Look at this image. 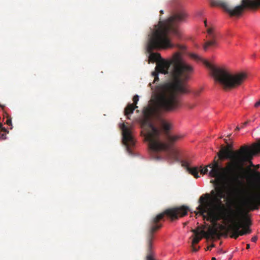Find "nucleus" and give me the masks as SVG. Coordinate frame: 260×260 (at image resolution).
<instances>
[{"label": "nucleus", "mask_w": 260, "mask_h": 260, "mask_svg": "<svg viewBox=\"0 0 260 260\" xmlns=\"http://www.w3.org/2000/svg\"><path fill=\"white\" fill-rule=\"evenodd\" d=\"M186 18V12L183 10H179L168 19L160 20L148 35L146 47L147 51L149 53V59L153 62H156V72L152 73L154 78V82L158 80V73L168 74L169 69L172 65L170 73L173 82L164 85H170L172 88L178 89L182 93L190 92L186 82L193 72V67L183 59L181 54L179 52L174 53L171 59L165 60L161 58L160 53H153L152 51L154 49H166L174 47V45L171 42L169 35L178 37L179 34L177 25L185 21Z\"/></svg>", "instance_id": "nucleus-1"}, {"label": "nucleus", "mask_w": 260, "mask_h": 260, "mask_svg": "<svg viewBox=\"0 0 260 260\" xmlns=\"http://www.w3.org/2000/svg\"><path fill=\"white\" fill-rule=\"evenodd\" d=\"M232 144H227L226 146H221V149L217 155L219 159H229L225 167L220 166L215 158L213 163L208 166L211 168L209 175L217 179L228 178L231 181V191L237 192L243 182L241 179L243 178L244 165L249 162L253 166L251 160L253 156L260 155V140L252 143L251 145H243L237 150H233Z\"/></svg>", "instance_id": "nucleus-2"}, {"label": "nucleus", "mask_w": 260, "mask_h": 260, "mask_svg": "<svg viewBox=\"0 0 260 260\" xmlns=\"http://www.w3.org/2000/svg\"><path fill=\"white\" fill-rule=\"evenodd\" d=\"M215 184V188L210 193H206L202 195L199 199V205L195 211L196 215H200L205 217L207 214L213 221H217L221 219L231 222L226 226L221 225V230H225L231 234V238L237 239L239 236L251 233V230H240L241 225L235 220H233L226 213L225 205L222 202L224 198V189L223 185L216 180L211 181Z\"/></svg>", "instance_id": "nucleus-3"}, {"label": "nucleus", "mask_w": 260, "mask_h": 260, "mask_svg": "<svg viewBox=\"0 0 260 260\" xmlns=\"http://www.w3.org/2000/svg\"><path fill=\"white\" fill-rule=\"evenodd\" d=\"M177 94H183L178 89L172 88L170 85H164L162 90L157 100L155 107H147L143 111L144 118L142 121V127L145 131L144 134L145 139L149 142L150 145L154 149L158 150L165 146L157 141L160 135V131L154 126L151 119H159L162 111H171L180 106V102L177 98Z\"/></svg>", "instance_id": "nucleus-4"}, {"label": "nucleus", "mask_w": 260, "mask_h": 260, "mask_svg": "<svg viewBox=\"0 0 260 260\" xmlns=\"http://www.w3.org/2000/svg\"><path fill=\"white\" fill-rule=\"evenodd\" d=\"M188 210V207L185 206L169 208L150 219L145 238L146 260H156L154 258L153 251L154 234L162 227L161 221L164 220L165 216H167L171 220H174L178 219L179 216L182 217L186 215Z\"/></svg>", "instance_id": "nucleus-5"}, {"label": "nucleus", "mask_w": 260, "mask_h": 260, "mask_svg": "<svg viewBox=\"0 0 260 260\" xmlns=\"http://www.w3.org/2000/svg\"><path fill=\"white\" fill-rule=\"evenodd\" d=\"M190 56L196 60L203 62L212 71L215 81L224 89H231L240 86L246 78V75L244 73L232 74L226 69L214 67L209 61L203 59L197 54H191Z\"/></svg>", "instance_id": "nucleus-6"}, {"label": "nucleus", "mask_w": 260, "mask_h": 260, "mask_svg": "<svg viewBox=\"0 0 260 260\" xmlns=\"http://www.w3.org/2000/svg\"><path fill=\"white\" fill-rule=\"evenodd\" d=\"M212 6H219L223 8L231 16H239L245 9H256L260 7V0H242L241 5L231 8L223 0H212Z\"/></svg>", "instance_id": "nucleus-7"}, {"label": "nucleus", "mask_w": 260, "mask_h": 260, "mask_svg": "<svg viewBox=\"0 0 260 260\" xmlns=\"http://www.w3.org/2000/svg\"><path fill=\"white\" fill-rule=\"evenodd\" d=\"M254 177L260 181V173L254 172ZM243 205L249 211L258 210L260 206V183L256 186L255 191L252 196L244 200Z\"/></svg>", "instance_id": "nucleus-8"}, {"label": "nucleus", "mask_w": 260, "mask_h": 260, "mask_svg": "<svg viewBox=\"0 0 260 260\" xmlns=\"http://www.w3.org/2000/svg\"><path fill=\"white\" fill-rule=\"evenodd\" d=\"M159 137L160 136L158 137V138L157 139V141L159 142V143L165 145V146L163 147V148L161 149L158 150H155L153 149L150 145L149 142H148V145L151 151V155L152 157L156 160L160 159V157L158 155L157 153L162 150H165L166 151V158L168 160V161L171 162H173L174 161H178L179 160V159L177 152L174 150L170 149V146L169 144L161 142L160 140Z\"/></svg>", "instance_id": "nucleus-9"}, {"label": "nucleus", "mask_w": 260, "mask_h": 260, "mask_svg": "<svg viewBox=\"0 0 260 260\" xmlns=\"http://www.w3.org/2000/svg\"><path fill=\"white\" fill-rule=\"evenodd\" d=\"M120 128L122 131V141L126 147L127 151L129 154H132V147L134 146L135 141L131 134V132L124 123L121 124Z\"/></svg>", "instance_id": "nucleus-10"}, {"label": "nucleus", "mask_w": 260, "mask_h": 260, "mask_svg": "<svg viewBox=\"0 0 260 260\" xmlns=\"http://www.w3.org/2000/svg\"><path fill=\"white\" fill-rule=\"evenodd\" d=\"M208 40L205 42L203 46L205 51H207L209 48L215 47L218 45L217 35L216 34L212 28L207 30Z\"/></svg>", "instance_id": "nucleus-11"}, {"label": "nucleus", "mask_w": 260, "mask_h": 260, "mask_svg": "<svg viewBox=\"0 0 260 260\" xmlns=\"http://www.w3.org/2000/svg\"><path fill=\"white\" fill-rule=\"evenodd\" d=\"M133 101L134 103L128 104L124 109V115L127 116L128 119H129L128 116L133 113L135 109L138 108L136 105L139 101V96L138 95H135L133 97Z\"/></svg>", "instance_id": "nucleus-12"}, {"label": "nucleus", "mask_w": 260, "mask_h": 260, "mask_svg": "<svg viewBox=\"0 0 260 260\" xmlns=\"http://www.w3.org/2000/svg\"><path fill=\"white\" fill-rule=\"evenodd\" d=\"M182 166L184 167L187 171L196 178H198L199 170L197 167L190 168L189 163L186 160H182L181 161Z\"/></svg>", "instance_id": "nucleus-13"}, {"label": "nucleus", "mask_w": 260, "mask_h": 260, "mask_svg": "<svg viewBox=\"0 0 260 260\" xmlns=\"http://www.w3.org/2000/svg\"><path fill=\"white\" fill-rule=\"evenodd\" d=\"M243 222L240 221H236L239 224L241 225V228L242 230H245V229L251 230L249 228V226L251 225L252 223L250 219V218L246 216H244L243 217Z\"/></svg>", "instance_id": "nucleus-14"}, {"label": "nucleus", "mask_w": 260, "mask_h": 260, "mask_svg": "<svg viewBox=\"0 0 260 260\" xmlns=\"http://www.w3.org/2000/svg\"><path fill=\"white\" fill-rule=\"evenodd\" d=\"M206 233H207V236L205 237L206 238H214L217 235L218 231L215 228L210 227Z\"/></svg>", "instance_id": "nucleus-15"}, {"label": "nucleus", "mask_w": 260, "mask_h": 260, "mask_svg": "<svg viewBox=\"0 0 260 260\" xmlns=\"http://www.w3.org/2000/svg\"><path fill=\"white\" fill-rule=\"evenodd\" d=\"M191 231L194 234V235H202L204 237L207 236V233L203 230L200 226H198L196 229H192Z\"/></svg>", "instance_id": "nucleus-16"}, {"label": "nucleus", "mask_w": 260, "mask_h": 260, "mask_svg": "<svg viewBox=\"0 0 260 260\" xmlns=\"http://www.w3.org/2000/svg\"><path fill=\"white\" fill-rule=\"evenodd\" d=\"M0 131L3 132V134L0 135V139L5 140L6 139V133H8L7 129L3 127V124L0 123Z\"/></svg>", "instance_id": "nucleus-17"}, {"label": "nucleus", "mask_w": 260, "mask_h": 260, "mask_svg": "<svg viewBox=\"0 0 260 260\" xmlns=\"http://www.w3.org/2000/svg\"><path fill=\"white\" fill-rule=\"evenodd\" d=\"M194 237L192 240L191 244L192 245H194L198 244L203 238L204 237L202 235H194Z\"/></svg>", "instance_id": "nucleus-18"}, {"label": "nucleus", "mask_w": 260, "mask_h": 260, "mask_svg": "<svg viewBox=\"0 0 260 260\" xmlns=\"http://www.w3.org/2000/svg\"><path fill=\"white\" fill-rule=\"evenodd\" d=\"M180 137H181L179 136H171L169 135H167V139L168 141L171 143L176 141L179 139H180Z\"/></svg>", "instance_id": "nucleus-19"}, {"label": "nucleus", "mask_w": 260, "mask_h": 260, "mask_svg": "<svg viewBox=\"0 0 260 260\" xmlns=\"http://www.w3.org/2000/svg\"><path fill=\"white\" fill-rule=\"evenodd\" d=\"M161 125L164 130L168 131L170 130L171 127L170 124L166 122L164 120H161Z\"/></svg>", "instance_id": "nucleus-20"}, {"label": "nucleus", "mask_w": 260, "mask_h": 260, "mask_svg": "<svg viewBox=\"0 0 260 260\" xmlns=\"http://www.w3.org/2000/svg\"><path fill=\"white\" fill-rule=\"evenodd\" d=\"M199 171L201 172V174H205L208 172V170L207 168H205L203 169L201 168V170H199Z\"/></svg>", "instance_id": "nucleus-21"}, {"label": "nucleus", "mask_w": 260, "mask_h": 260, "mask_svg": "<svg viewBox=\"0 0 260 260\" xmlns=\"http://www.w3.org/2000/svg\"><path fill=\"white\" fill-rule=\"evenodd\" d=\"M201 92V90H197L194 91L193 94L196 96H198L200 95V93Z\"/></svg>", "instance_id": "nucleus-22"}, {"label": "nucleus", "mask_w": 260, "mask_h": 260, "mask_svg": "<svg viewBox=\"0 0 260 260\" xmlns=\"http://www.w3.org/2000/svg\"><path fill=\"white\" fill-rule=\"evenodd\" d=\"M215 247V245L214 244H212V245L208 246L206 248V250H211L213 247Z\"/></svg>", "instance_id": "nucleus-23"}, {"label": "nucleus", "mask_w": 260, "mask_h": 260, "mask_svg": "<svg viewBox=\"0 0 260 260\" xmlns=\"http://www.w3.org/2000/svg\"><path fill=\"white\" fill-rule=\"evenodd\" d=\"M194 245H192L191 244V247H192V250L194 252H196L198 250V249H199V247L197 248H196L195 246H193Z\"/></svg>", "instance_id": "nucleus-24"}, {"label": "nucleus", "mask_w": 260, "mask_h": 260, "mask_svg": "<svg viewBox=\"0 0 260 260\" xmlns=\"http://www.w3.org/2000/svg\"><path fill=\"white\" fill-rule=\"evenodd\" d=\"M254 106L255 108H258L260 106V100L255 103Z\"/></svg>", "instance_id": "nucleus-25"}, {"label": "nucleus", "mask_w": 260, "mask_h": 260, "mask_svg": "<svg viewBox=\"0 0 260 260\" xmlns=\"http://www.w3.org/2000/svg\"><path fill=\"white\" fill-rule=\"evenodd\" d=\"M6 123H7L8 125H12V121H11V119H7V120H6Z\"/></svg>", "instance_id": "nucleus-26"}, {"label": "nucleus", "mask_w": 260, "mask_h": 260, "mask_svg": "<svg viewBox=\"0 0 260 260\" xmlns=\"http://www.w3.org/2000/svg\"><path fill=\"white\" fill-rule=\"evenodd\" d=\"M257 238L256 236L253 237L251 239V241L253 242H255L257 241Z\"/></svg>", "instance_id": "nucleus-27"}, {"label": "nucleus", "mask_w": 260, "mask_h": 260, "mask_svg": "<svg viewBox=\"0 0 260 260\" xmlns=\"http://www.w3.org/2000/svg\"><path fill=\"white\" fill-rule=\"evenodd\" d=\"M177 47L179 49L182 50H184L185 48L184 46H181V45H177Z\"/></svg>", "instance_id": "nucleus-28"}, {"label": "nucleus", "mask_w": 260, "mask_h": 260, "mask_svg": "<svg viewBox=\"0 0 260 260\" xmlns=\"http://www.w3.org/2000/svg\"><path fill=\"white\" fill-rule=\"evenodd\" d=\"M248 122V121H246V122H245L243 123L242 124L241 127H242V128H243V127H244L246 126V125L247 124Z\"/></svg>", "instance_id": "nucleus-29"}, {"label": "nucleus", "mask_w": 260, "mask_h": 260, "mask_svg": "<svg viewBox=\"0 0 260 260\" xmlns=\"http://www.w3.org/2000/svg\"><path fill=\"white\" fill-rule=\"evenodd\" d=\"M250 248V244H247V245H246V249H249Z\"/></svg>", "instance_id": "nucleus-30"}, {"label": "nucleus", "mask_w": 260, "mask_h": 260, "mask_svg": "<svg viewBox=\"0 0 260 260\" xmlns=\"http://www.w3.org/2000/svg\"><path fill=\"white\" fill-rule=\"evenodd\" d=\"M239 130H240V127L239 126H237L235 129V131H239Z\"/></svg>", "instance_id": "nucleus-31"}, {"label": "nucleus", "mask_w": 260, "mask_h": 260, "mask_svg": "<svg viewBox=\"0 0 260 260\" xmlns=\"http://www.w3.org/2000/svg\"><path fill=\"white\" fill-rule=\"evenodd\" d=\"M204 23H205V26L207 27V20H205V21H204Z\"/></svg>", "instance_id": "nucleus-32"}, {"label": "nucleus", "mask_w": 260, "mask_h": 260, "mask_svg": "<svg viewBox=\"0 0 260 260\" xmlns=\"http://www.w3.org/2000/svg\"><path fill=\"white\" fill-rule=\"evenodd\" d=\"M224 141L225 143L226 144H228L227 139H224Z\"/></svg>", "instance_id": "nucleus-33"}, {"label": "nucleus", "mask_w": 260, "mask_h": 260, "mask_svg": "<svg viewBox=\"0 0 260 260\" xmlns=\"http://www.w3.org/2000/svg\"><path fill=\"white\" fill-rule=\"evenodd\" d=\"M255 167H256V169L259 168V165H257Z\"/></svg>", "instance_id": "nucleus-34"}, {"label": "nucleus", "mask_w": 260, "mask_h": 260, "mask_svg": "<svg viewBox=\"0 0 260 260\" xmlns=\"http://www.w3.org/2000/svg\"><path fill=\"white\" fill-rule=\"evenodd\" d=\"M160 13L161 14H164V11L163 10H160Z\"/></svg>", "instance_id": "nucleus-35"}, {"label": "nucleus", "mask_w": 260, "mask_h": 260, "mask_svg": "<svg viewBox=\"0 0 260 260\" xmlns=\"http://www.w3.org/2000/svg\"><path fill=\"white\" fill-rule=\"evenodd\" d=\"M231 136V134H230L228 135V137H229V138Z\"/></svg>", "instance_id": "nucleus-36"}, {"label": "nucleus", "mask_w": 260, "mask_h": 260, "mask_svg": "<svg viewBox=\"0 0 260 260\" xmlns=\"http://www.w3.org/2000/svg\"><path fill=\"white\" fill-rule=\"evenodd\" d=\"M212 260H216V258L215 257H212Z\"/></svg>", "instance_id": "nucleus-37"}]
</instances>
